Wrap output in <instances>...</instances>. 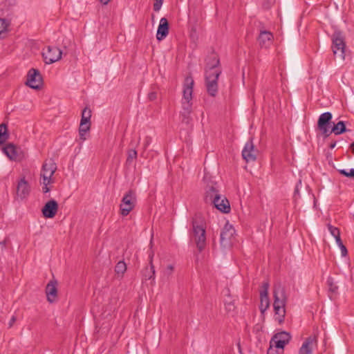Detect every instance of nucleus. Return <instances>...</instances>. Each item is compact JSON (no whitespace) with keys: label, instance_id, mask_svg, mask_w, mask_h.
I'll use <instances>...</instances> for the list:
<instances>
[{"label":"nucleus","instance_id":"f257e3e1","mask_svg":"<svg viewBox=\"0 0 354 354\" xmlns=\"http://www.w3.org/2000/svg\"><path fill=\"white\" fill-rule=\"evenodd\" d=\"M221 74L220 59L214 52L205 59V79L207 93L215 97L218 93V80Z\"/></svg>","mask_w":354,"mask_h":354},{"label":"nucleus","instance_id":"f03ea898","mask_svg":"<svg viewBox=\"0 0 354 354\" xmlns=\"http://www.w3.org/2000/svg\"><path fill=\"white\" fill-rule=\"evenodd\" d=\"M205 202L214 205L223 213L230 212V205L227 198L221 194L219 187L216 183L211 182L207 185L204 196Z\"/></svg>","mask_w":354,"mask_h":354},{"label":"nucleus","instance_id":"7ed1b4c3","mask_svg":"<svg viewBox=\"0 0 354 354\" xmlns=\"http://www.w3.org/2000/svg\"><path fill=\"white\" fill-rule=\"evenodd\" d=\"M274 310L275 313V320L279 324H282L284 321L286 315V295L285 290L280 286L274 290Z\"/></svg>","mask_w":354,"mask_h":354},{"label":"nucleus","instance_id":"20e7f679","mask_svg":"<svg viewBox=\"0 0 354 354\" xmlns=\"http://www.w3.org/2000/svg\"><path fill=\"white\" fill-rule=\"evenodd\" d=\"M193 239L199 252L206 245L205 227L201 216H196L192 221Z\"/></svg>","mask_w":354,"mask_h":354},{"label":"nucleus","instance_id":"39448f33","mask_svg":"<svg viewBox=\"0 0 354 354\" xmlns=\"http://www.w3.org/2000/svg\"><path fill=\"white\" fill-rule=\"evenodd\" d=\"M345 37L342 32L336 30L332 36V50L335 58L339 61L344 60L345 58Z\"/></svg>","mask_w":354,"mask_h":354},{"label":"nucleus","instance_id":"423d86ee","mask_svg":"<svg viewBox=\"0 0 354 354\" xmlns=\"http://www.w3.org/2000/svg\"><path fill=\"white\" fill-rule=\"evenodd\" d=\"M136 205V195L135 191L129 189L122 197L120 205V212L123 216H127Z\"/></svg>","mask_w":354,"mask_h":354},{"label":"nucleus","instance_id":"0eeeda50","mask_svg":"<svg viewBox=\"0 0 354 354\" xmlns=\"http://www.w3.org/2000/svg\"><path fill=\"white\" fill-rule=\"evenodd\" d=\"M332 118L333 115L330 112H325L321 114L318 118L317 129L325 138L329 136Z\"/></svg>","mask_w":354,"mask_h":354},{"label":"nucleus","instance_id":"6e6552de","mask_svg":"<svg viewBox=\"0 0 354 354\" xmlns=\"http://www.w3.org/2000/svg\"><path fill=\"white\" fill-rule=\"evenodd\" d=\"M26 84L29 87L36 90H39L41 88L43 84V79L38 69L31 68L29 70L27 75Z\"/></svg>","mask_w":354,"mask_h":354},{"label":"nucleus","instance_id":"1a4fd4ad","mask_svg":"<svg viewBox=\"0 0 354 354\" xmlns=\"http://www.w3.org/2000/svg\"><path fill=\"white\" fill-rule=\"evenodd\" d=\"M62 52L56 46H48L46 51L42 53L44 62L47 64H53L62 58Z\"/></svg>","mask_w":354,"mask_h":354},{"label":"nucleus","instance_id":"9d476101","mask_svg":"<svg viewBox=\"0 0 354 354\" xmlns=\"http://www.w3.org/2000/svg\"><path fill=\"white\" fill-rule=\"evenodd\" d=\"M235 233L233 226L227 223L224 225L220 234V243L223 248L231 245V239Z\"/></svg>","mask_w":354,"mask_h":354},{"label":"nucleus","instance_id":"9b49d317","mask_svg":"<svg viewBox=\"0 0 354 354\" xmlns=\"http://www.w3.org/2000/svg\"><path fill=\"white\" fill-rule=\"evenodd\" d=\"M56 170L57 165L55 162L54 160L52 158L46 160L42 165L41 171L40 174L41 178H42L44 180H52L51 178L56 171Z\"/></svg>","mask_w":354,"mask_h":354},{"label":"nucleus","instance_id":"f8f14e48","mask_svg":"<svg viewBox=\"0 0 354 354\" xmlns=\"http://www.w3.org/2000/svg\"><path fill=\"white\" fill-rule=\"evenodd\" d=\"M291 338L290 335L286 332L281 331L276 333L271 339L270 343L274 346L275 348L283 351L286 344H288Z\"/></svg>","mask_w":354,"mask_h":354},{"label":"nucleus","instance_id":"ddd939ff","mask_svg":"<svg viewBox=\"0 0 354 354\" xmlns=\"http://www.w3.org/2000/svg\"><path fill=\"white\" fill-rule=\"evenodd\" d=\"M242 157L247 162L254 161L257 159V150L254 149L252 138L245 143L242 151Z\"/></svg>","mask_w":354,"mask_h":354},{"label":"nucleus","instance_id":"4468645a","mask_svg":"<svg viewBox=\"0 0 354 354\" xmlns=\"http://www.w3.org/2000/svg\"><path fill=\"white\" fill-rule=\"evenodd\" d=\"M58 210V203L54 200L48 201L41 209L44 217L46 218H53L57 214Z\"/></svg>","mask_w":354,"mask_h":354},{"label":"nucleus","instance_id":"2eb2a0df","mask_svg":"<svg viewBox=\"0 0 354 354\" xmlns=\"http://www.w3.org/2000/svg\"><path fill=\"white\" fill-rule=\"evenodd\" d=\"M317 337L310 335L307 337L299 350V354H313L314 346L317 345Z\"/></svg>","mask_w":354,"mask_h":354},{"label":"nucleus","instance_id":"dca6fc26","mask_svg":"<svg viewBox=\"0 0 354 354\" xmlns=\"http://www.w3.org/2000/svg\"><path fill=\"white\" fill-rule=\"evenodd\" d=\"M154 256L153 251L151 250L149 254L150 267H146L142 272L143 279L145 281L152 280L155 279V269L153 265V258Z\"/></svg>","mask_w":354,"mask_h":354},{"label":"nucleus","instance_id":"f3484780","mask_svg":"<svg viewBox=\"0 0 354 354\" xmlns=\"http://www.w3.org/2000/svg\"><path fill=\"white\" fill-rule=\"evenodd\" d=\"M169 29L168 20L165 17L161 18L157 30L156 39L158 41L164 39L169 34Z\"/></svg>","mask_w":354,"mask_h":354},{"label":"nucleus","instance_id":"a211bd4d","mask_svg":"<svg viewBox=\"0 0 354 354\" xmlns=\"http://www.w3.org/2000/svg\"><path fill=\"white\" fill-rule=\"evenodd\" d=\"M57 281L51 280L46 287L47 300L50 303L54 302L57 297Z\"/></svg>","mask_w":354,"mask_h":354},{"label":"nucleus","instance_id":"6ab92c4d","mask_svg":"<svg viewBox=\"0 0 354 354\" xmlns=\"http://www.w3.org/2000/svg\"><path fill=\"white\" fill-rule=\"evenodd\" d=\"M194 80L190 77H187L185 80V84L183 88V100H192V93L194 86Z\"/></svg>","mask_w":354,"mask_h":354},{"label":"nucleus","instance_id":"aec40b11","mask_svg":"<svg viewBox=\"0 0 354 354\" xmlns=\"http://www.w3.org/2000/svg\"><path fill=\"white\" fill-rule=\"evenodd\" d=\"M3 151L11 160H17L19 158V149L14 144H7L3 147Z\"/></svg>","mask_w":354,"mask_h":354},{"label":"nucleus","instance_id":"412c9836","mask_svg":"<svg viewBox=\"0 0 354 354\" xmlns=\"http://www.w3.org/2000/svg\"><path fill=\"white\" fill-rule=\"evenodd\" d=\"M30 192V187L27 181L22 178L18 183L17 187V194L21 199L26 198Z\"/></svg>","mask_w":354,"mask_h":354},{"label":"nucleus","instance_id":"4be33fe9","mask_svg":"<svg viewBox=\"0 0 354 354\" xmlns=\"http://www.w3.org/2000/svg\"><path fill=\"white\" fill-rule=\"evenodd\" d=\"M273 39V35L270 31L261 30L258 37V41L261 47H268Z\"/></svg>","mask_w":354,"mask_h":354},{"label":"nucleus","instance_id":"5701e85b","mask_svg":"<svg viewBox=\"0 0 354 354\" xmlns=\"http://www.w3.org/2000/svg\"><path fill=\"white\" fill-rule=\"evenodd\" d=\"M348 131L349 130L346 128L345 122L344 121H339L337 123L333 124V126L330 130L329 136L332 133L335 135H340Z\"/></svg>","mask_w":354,"mask_h":354},{"label":"nucleus","instance_id":"b1692460","mask_svg":"<svg viewBox=\"0 0 354 354\" xmlns=\"http://www.w3.org/2000/svg\"><path fill=\"white\" fill-rule=\"evenodd\" d=\"M91 110L88 107H85L82 111V118L80 124L82 125L86 123H91Z\"/></svg>","mask_w":354,"mask_h":354},{"label":"nucleus","instance_id":"393cba45","mask_svg":"<svg viewBox=\"0 0 354 354\" xmlns=\"http://www.w3.org/2000/svg\"><path fill=\"white\" fill-rule=\"evenodd\" d=\"M9 135L8 129L6 124L2 123L0 124V146L3 145L8 138Z\"/></svg>","mask_w":354,"mask_h":354},{"label":"nucleus","instance_id":"a878e982","mask_svg":"<svg viewBox=\"0 0 354 354\" xmlns=\"http://www.w3.org/2000/svg\"><path fill=\"white\" fill-rule=\"evenodd\" d=\"M261 298V305L259 306L260 310L262 313H263L269 307L270 301L268 296H260Z\"/></svg>","mask_w":354,"mask_h":354},{"label":"nucleus","instance_id":"bb28decb","mask_svg":"<svg viewBox=\"0 0 354 354\" xmlns=\"http://www.w3.org/2000/svg\"><path fill=\"white\" fill-rule=\"evenodd\" d=\"M126 270H127V265L122 261H119L115 267V271L118 274L122 275L125 272Z\"/></svg>","mask_w":354,"mask_h":354},{"label":"nucleus","instance_id":"cd10ccee","mask_svg":"<svg viewBox=\"0 0 354 354\" xmlns=\"http://www.w3.org/2000/svg\"><path fill=\"white\" fill-rule=\"evenodd\" d=\"M225 308L227 313L234 312L236 309L234 299L229 297V300L225 301Z\"/></svg>","mask_w":354,"mask_h":354},{"label":"nucleus","instance_id":"c85d7f7f","mask_svg":"<svg viewBox=\"0 0 354 354\" xmlns=\"http://www.w3.org/2000/svg\"><path fill=\"white\" fill-rule=\"evenodd\" d=\"M127 154V164L130 165L133 160L137 158V151L135 149H129Z\"/></svg>","mask_w":354,"mask_h":354},{"label":"nucleus","instance_id":"c756f323","mask_svg":"<svg viewBox=\"0 0 354 354\" xmlns=\"http://www.w3.org/2000/svg\"><path fill=\"white\" fill-rule=\"evenodd\" d=\"M192 100H184L182 102L183 112L190 113L192 111Z\"/></svg>","mask_w":354,"mask_h":354},{"label":"nucleus","instance_id":"7c9ffc66","mask_svg":"<svg viewBox=\"0 0 354 354\" xmlns=\"http://www.w3.org/2000/svg\"><path fill=\"white\" fill-rule=\"evenodd\" d=\"M327 284L329 288V291L332 293H337L338 287L334 283L333 279L332 277H329L327 279Z\"/></svg>","mask_w":354,"mask_h":354},{"label":"nucleus","instance_id":"2f4dec72","mask_svg":"<svg viewBox=\"0 0 354 354\" xmlns=\"http://www.w3.org/2000/svg\"><path fill=\"white\" fill-rule=\"evenodd\" d=\"M338 171L346 177L354 179V169H351L349 171L346 169H339Z\"/></svg>","mask_w":354,"mask_h":354},{"label":"nucleus","instance_id":"473e14b6","mask_svg":"<svg viewBox=\"0 0 354 354\" xmlns=\"http://www.w3.org/2000/svg\"><path fill=\"white\" fill-rule=\"evenodd\" d=\"M300 186H301V180H299V181L297 184V185L295 187V191H294L293 198H294V201L295 202L300 198V194H299V187Z\"/></svg>","mask_w":354,"mask_h":354},{"label":"nucleus","instance_id":"72a5a7b5","mask_svg":"<svg viewBox=\"0 0 354 354\" xmlns=\"http://www.w3.org/2000/svg\"><path fill=\"white\" fill-rule=\"evenodd\" d=\"M328 229L330 232L331 235H333L335 238L340 234L339 230L330 224L328 225Z\"/></svg>","mask_w":354,"mask_h":354},{"label":"nucleus","instance_id":"f704fd0d","mask_svg":"<svg viewBox=\"0 0 354 354\" xmlns=\"http://www.w3.org/2000/svg\"><path fill=\"white\" fill-rule=\"evenodd\" d=\"M262 290L260 292V296H268V288L269 283L268 282H263L262 284Z\"/></svg>","mask_w":354,"mask_h":354},{"label":"nucleus","instance_id":"c9c22d12","mask_svg":"<svg viewBox=\"0 0 354 354\" xmlns=\"http://www.w3.org/2000/svg\"><path fill=\"white\" fill-rule=\"evenodd\" d=\"M270 347L268 349L267 354H281L282 351H279L278 348L272 345L270 342Z\"/></svg>","mask_w":354,"mask_h":354},{"label":"nucleus","instance_id":"e433bc0d","mask_svg":"<svg viewBox=\"0 0 354 354\" xmlns=\"http://www.w3.org/2000/svg\"><path fill=\"white\" fill-rule=\"evenodd\" d=\"M86 133H87V131H85V129H83V125L82 124H80V127H79V136H80V139L82 141H84L86 139V138L85 136Z\"/></svg>","mask_w":354,"mask_h":354},{"label":"nucleus","instance_id":"4c0bfd02","mask_svg":"<svg viewBox=\"0 0 354 354\" xmlns=\"http://www.w3.org/2000/svg\"><path fill=\"white\" fill-rule=\"evenodd\" d=\"M164 0H155L153 3V10L156 12H158L160 10V8L162 5Z\"/></svg>","mask_w":354,"mask_h":354},{"label":"nucleus","instance_id":"58836bf2","mask_svg":"<svg viewBox=\"0 0 354 354\" xmlns=\"http://www.w3.org/2000/svg\"><path fill=\"white\" fill-rule=\"evenodd\" d=\"M182 122L183 123L189 124L190 122V113H186L185 112L181 113Z\"/></svg>","mask_w":354,"mask_h":354},{"label":"nucleus","instance_id":"ea45409f","mask_svg":"<svg viewBox=\"0 0 354 354\" xmlns=\"http://www.w3.org/2000/svg\"><path fill=\"white\" fill-rule=\"evenodd\" d=\"M51 183H53V180H43V184H44L43 192L44 193H47L50 191V188L48 187V185Z\"/></svg>","mask_w":354,"mask_h":354},{"label":"nucleus","instance_id":"a19ab883","mask_svg":"<svg viewBox=\"0 0 354 354\" xmlns=\"http://www.w3.org/2000/svg\"><path fill=\"white\" fill-rule=\"evenodd\" d=\"M151 142V138L150 136H147L145 139V142L143 145L144 150H146L147 148L149 146Z\"/></svg>","mask_w":354,"mask_h":354},{"label":"nucleus","instance_id":"79ce46f5","mask_svg":"<svg viewBox=\"0 0 354 354\" xmlns=\"http://www.w3.org/2000/svg\"><path fill=\"white\" fill-rule=\"evenodd\" d=\"M173 270H174V266L172 265H169V266H167V267L165 271V274H167L169 276V275L171 274Z\"/></svg>","mask_w":354,"mask_h":354},{"label":"nucleus","instance_id":"37998d69","mask_svg":"<svg viewBox=\"0 0 354 354\" xmlns=\"http://www.w3.org/2000/svg\"><path fill=\"white\" fill-rule=\"evenodd\" d=\"M339 248L341 249L342 255L343 257H346L348 253L346 246L343 244V245H340Z\"/></svg>","mask_w":354,"mask_h":354},{"label":"nucleus","instance_id":"c03bdc74","mask_svg":"<svg viewBox=\"0 0 354 354\" xmlns=\"http://www.w3.org/2000/svg\"><path fill=\"white\" fill-rule=\"evenodd\" d=\"M148 98L149 100L153 101L156 99V93L155 91H151L148 94Z\"/></svg>","mask_w":354,"mask_h":354},{"label":"nucleus","instance_id":"a18cd8bd","mask_svg":"<svg viewBox=\"0 0 354 354\" xmlns=\"http://www.w3.org/2000/svg\"><path fill=\"white\" fill-rule=\"evenodd\" d=\"M16 320H17L16 317L12 316L8 323V327L11 328L13 326V324H15V322H16Z\"/></svg>","mask_w":354,"mask_h":354},{"label":"nucleus","instance_id":"49530a36","mask_svg":"<svg viewBox=\"0 0 354 354\" xmlns=\"http://www.w3.org/2000/svg\"><path fill=\"white\" fill-rule=\"evenodd\" d=\"M335 239V241L339 246L343 245L342 241L340 237V234L337 236Z\"/></svg>","mask_w":354,"mask_h":354},{"label":"nucleus","instance_id":"de8ad7c7","mask_svg":"<svg viewBox=\"0 0 354 354\" xmlns=\"http://www.w3.org/2000/svg\"><path fill=\"white\" fill-rule=\"evenodd\" d=\"M91 128V123H86L83 124V129H85L87 132L89 131Z\"/></svg>","mask_w":354,"mask_h":354},{"label":"nucleus","instance_id":"09e8293b","mask_svg":"<svg viewBox=\"0 0 354 354\" xmlns=\"http://www.w3.org/2000/svg\"><path fill=\"white\" fill-rule=\"evenodd\" d=\"M102 4L106 5L111 0H99Z\"/></svg>","mask_w":354,"mask_h":354},{"label":"nucleus","instance_id":"8fccbe9b","mask_svg":"<svg viewBox=\"0 0 354 354\" xmlns=\"http://www.w3.org/2000/svg\"><path fill=\"white\" fill-rule=\"evenodd\" d=\"M350 148L353 152V153L354 154V142L353 143L351 144L350 145Z\"/></svg>","mask_w":354,"mask_h":354},{"label":"nucleus","instance_id":"3c124183","mask_svg":"<svg viewBox=\"0 0 354 354\" xmlns=\"http://www.w3.org/2000/svg\"><path fill=\"white\" fill-rule=\"evenodd\" d=\"M335 145H336V142H332V143H330V144L329 147H330V149H333V148L335 147Z\"/></svg>","mask_w":354,"mask_h":354},{"label":"nucleus","instance_id":"603ef678","mask_svg":"<svg viewBox=\"0 0 354 354\" xmlns=\"http://www.w3.org/2000/svg\"><path fill=\"white\" fill-rule=\"evenodd\" d=\"M150 245H151V247L152 246V239L150 241Z\"/></svg>","mask_w":354,"mask_h":354}]
</instances>
